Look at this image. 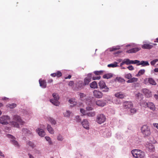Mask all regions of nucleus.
Returning <instances> with one entry per match:
<instances>
[{"instance_id":"1","label":"nucleus","mask_w":158,"mask_h":158,"mask_svg":"<svg viewBox=\"0 0 158 158\" xmlns=\"http://www.w3.org/2000/svg\"><path fill=\"white\" fill-rule=\"evenodd\" d=\"M13 121L12 123V124L15 127L19 128V124L23 125L24 122L21 119L20 117L18 115H15L13 116Z\"/></svg>"},{"instance_id":"2","label":"nucleus","mask_w":158,"mask_h":158,"mask_svg":"<svg viewBox=\"0 0 158 158\" xmlns=\"http://www.w3.org/2000/svg\"><path fill=\"white\" fill-rule=\"evenodd\" d=\"M131 153L134 157L137 158H143L145 156L144 152L137 149L132 150Z\"/></svg>"},{"instance_id":"3","label":"nucleus","mask_w":158,"mask_h":158,"mask_svg":"<svg viewBox=\"0 0 158 158\" xmlns=\"http://www.w3.org/2000/svg\"><path fill=\"white\" fill-rule=\"evenodd\" d=\"M142 133L145 136H147L150 135L151 132L150 128L147 125H143L141 129Z\"/></svg>"},{"instance_id":"4","label":"nucleus","mask_w":158,"mask_h":158,"mask_svg":"<svg viewBox=\"0 0 158 158\" xmlns=\"http://www.w3.org/2000/svg\"><path fill=\"white\" fill-rule=\"evenodd\" d=\"M52 96L54 99H50V102L54 105L57 106H59L60 102L58 101L59 98L58 94L56 93H53L52 94Z\"/></svg>"},{"instance_id":"5","label":"nucleus","mask_w":158,"mask_h":158,"mask_svg":"<svg viewBox=\"0 0 158 158\" xmlns=\"http://www.w3.org/2000/svg\"><path fill=\"white\" fill-rule=\"evenodd\" d=\"M98 85L100 89L103 90L102 91L104 92H108L109 91V88L106 85L105 82L103 81H100L98 83Z\"/></svg>"},{"instance_id":"6","label":"nucleus","mask_w":158,"mask_h":158,"mask_svg":"<svg viewBox=\"0 0 158 158\" xmlns=\"http://www.w3.org/2000/svg\"><path fill=\"white\" fill-rule=\"evenodd\" d=\"M10 120V118L8 116L3 115L0 117V123L3 124H7Z\"/></svg>"},{"instance_id":"7","label":"nucleus","mask_w":158,"mask_h":158,"mask_svg":"<svg viewBox=\"0 0 158 158\" xmlns=\"http://www.w3.org/2000/svg\"><path fill=\"white\" fill-rule=\"evenodd\" d=\"M106 118L103 114H98L97 116L96 121L98 123L101 124L106 120Z\"/></svg>"},{"instance_id":"8","label":"nucleus","mask_w":158,"mask_h":158,"mask_svg":"<svg viewBox=\"0 0 158 158\" xmlns=\"http://www.w3.org/2000/svg\"><path fill=\"white\" fill-rule=\"evenodd\" d=\"M143 83L146 85L149 84L152 85H156V83L152 78L151 77L145 78L143 81Z\"/></svg>"},{"instance_id":"9","label":"nucleus","mask_w":158,"mask_h":158,"mask_svg":"<svg viewBox=\"0 0 158 158\" xmlns=\"http://www.w3.org/2000/svg\"><path fill=\"white\" fill-rule=\"evenodd\" d=\"M7 137L10 139V142L16 147L19 148L20 145L18 142L15 140V138L13 135L8 134L7 135Z\"/></svg>"},{"instance_id":"10","label":"nucleus","mask_w":158,"mask_h":158,"mask_svg":"<svg viewBox=\"0 0 158 158\" xmlns=\"http://www.w3.org/2000/svg\"><path fill=\"white\" fill-rule=\"evenodd\" d=\"M94 96L97 98H100L103 97V94L102 93L97 90H95L93 92Z\"/></svg>"},{"instance_id":"11","label":"nucleus","mask_w":158,"mask_h":158,"mask_svg":"<svg viewBox=\"0 0 158 158\" xmlns=\"http://www.w3.org/2000/svg\"><path fill=\"white\" fill-rule=\"evenodd\" d=\"M123 106L125 109H129L133 106L132 103L130 101H125L123 103Z\"/></svg>"},{"instance_id":"12","label":"nucleus","mask_w":158,"mask_h":158,"mask_svg":"<svg viewBox=\"0 0 158 158\" xmlns=\"http://www.w3.org/2000/svg\"><path fill=\"white\" fill-rule=\"evenodd\" d=\"M143 93L148 97H150L151 96V92L147 89H143L142 90Z\"/></svg>"},{"instance_id":"13","label":"nucleus","mask_w":158,"mask_h":158,"mask_svg":"<svg viewBox=\"0 0 158 158\" xmlns=\"http://www.w3.org/2000/svg\"><path fill=\"white\" fill-rule=\"evenodd\" d=\"M83 127L86 129H89V124L87 120L85 119L81 123Z\"/></svg>"},{"instance_id":"14","label":"nucleus","mask_w":158,"mask_h":158,"mask_svg":"<svg viewBox=\"0 0 158 158\" xmlns=\"http://www.w3.org/2000/svg\"><path fill=\"white\" fill-rule=\"evenodd\" d=\"M85 86V85L84 84L83 82L81 81H79L76 85L77 88L78 89H81L83 88Z\"/></svg>"},{"instance_id":"15","label":"nucleus","mask_w":158,"mask_h":158,"mask_svg":"<svg viewBox=\"0 0 158 158\" xmlns=\"http://www.w3.org/2000/svg\"><path fill=\"white\" fill-rule=\"evenodd\" d=\"M96 104L98 106L103 107L106 105V102H105L98 100L96 101Z\"/></svg>"},{"instance_id":"16","label":"nucleus","mask_w":158,"mask_h":158,"mask_svg":"<svg viewBox=\"0 0 158 158\" xmlns=\"http://www.w3.org/2000/svg\"><path fill=\"white\" fill-rule=\"evenodd\" d=\"M140 49V48H135L127 50V52L129 53H135L139 51Z\"/></svg>"},{"instance_id":"17","label":"nucleus","mask_w":158,"mask_h":158,"mask_svg":"<svg viewBox=\"0 0 158 158\" xmlns=\"http://www.w3.org/2000/svg\"><path fill=\"white\" fill-rule=\"evenodd\" d=\"M50 75L53 77H60L62 76V73L60 71H57L56 73L51 74Z\"/></svg>"},{"instance_id":"18","label":"nucleus","mask_w":158,"mask_h":158,"mask_svg":"<svg viewBox=\"0 0 158 158\" xmlns=\"http://www.w3.org/2000/svg\"><path fill=\"white\" fill-rule=\"evenodd\" d=\"M153 46L152 45L148 44H144L142 46V48L143 49H151L152 48H153Z\"/></svg>"},{"instance_id":"19","label":"nucleus","mask_w":158,"mask_h":158,"mask_svg":"<svg viewBox=\"0 0 158 158\" xmlns=\"http://www.w3.org/2000/svg\"><path fill=\"white\" fill-rule=\"evenodd\" d=\"M147 105L148 107L152 110H155V106L153 103L152 102H148L147 103Z\"/></svg>"},{"instance_id":"20","label":"nucleus","mask_w":158,"mask_h":158,"mask_svg":"<svg viewBox=\"0 0 158 158\" xmlns=\"http://www.w3.org/2000/svg\"><path fill=\"white\" fill-rule=\"evenodd\" d=\"M142 65L143 66H148L149 65L148 62V61H141L139 64H137V65Z\"/></svg>"},{"instance_id":"21","label":"nucleus","mask_w":158,"mask_h":158,"mask_svg":"<svg viewBox=\"0 0 158 158\" xmlns=\"http://www.w3.org/2000/svg\"><path fill=\"white\" fill-rule=\"evenodd\" d=\"M138 81V79L137 78H131L130 79L128 80L127 82L128 83H132L136 82Z\"/></svg>"},{"instance_id":"22","label":"nucleus","mask_w":158,"mask_h":158,"mask_svg":"<svg viewBox=\"0 0 158 158\" xmlns=\"http://www.w3.org/2000/svg\"><path fill=\"white\" fill-rule=\"evenodd\" d=\"M90 87L93 89H96L98 88L97 83L96 81H94L91 83L90 84Z\"/></svg>"},{"instance_id":"23","label":"nucleus","mask_w":158,"mask_h":158,"mask_svg":"<svg viewBox=\"0 0 158 158\" xmlns=\"http://www.w3.org/2000/svg\"><path fill=\"white\" fill-rule=\"evenodd\" d=\"M46 82L45 80H40V86L43 88H45L46 87Z\"/></svg>"},{"instance_id":"24","label":"nucleus","mask_w":158,"mask_h":158,"mask_svg":"<svg viewBox=\"0 0 158 158\" xmlns=\"http://www.w3.org/2000/svg\"><path fill=\"white\" fill-rule=\"evenodd\" d=\"M47 129L48 132L51 134H53L54 133V131L53 128L50 125H48Z\"/></svg>"},{"instance_id":"25","label":"nucleus","mask_w":158,"mask_h":158,"mask_svg":"<svg viewBox=\"0 0 158 158\" xmlns=\"http://www.w3.org/2000/svg\"><path fill=\"white\" fill-rule=\"evenodd\" d=\"M115 96L120 98H123L125 96L120 93H118L115 94Z\"/></svg>"},{"instance_id":"26","label":"nucleus","mask_w":158,"mask_h":158,"mask_svg":"<svg viewBox=\"0 0 158 158\" xmlns=\"http://www.w3.org/2000/svg\"><path fill=\"white\" fill-rule=\"evenodd\" d=\"M77 95H78L80 97V98L81 100H83L85 99L86 96L83 93H81L78 92L77 93Z\"/></svg>"},{"instance_id":"27","label":"nucleus","mask_w":158,"mask_h":158,"mask_svg":"<svg viewBox=\"0 0 158 158\" xmlns=\"http://www.w3.org/2000/svg\"><path fill=\"white\" fill-rule=\"evenodd\" d=\"M145 72V70L144 69H142L140 70L138 74H137L135 76L137 77H139L142 75H143Z\"/></svg>"},{"instance_id":"28","label":"nucleus","mask_w":158,"mask_h":158,"mask_svg":"<svg viewBox=\"0 0 158 158\" xmlns=\"http://www.w3.org/2000/svg\"><path fill=\"white\" fill-rule=\"evenodd\" d=\"M69 102L71 104V106H75V105H76L77 103L75 100L73 99H69Z\"/></svg>"},{"instance_id":"29","label":"nucleus","mask_w":158,"mask_h":158,"mask_svg":"<svg viewBox=\"0 0 158 158\" xmlns=\"http://www.w3.org/2000/svg\"><path fill=\"white\" fill-rule=\"evenodd\" d=\"M107 66L109 67L114 68L118 66L117 65V63L114 62L113 64H111L108 65Z\"/></svg>"},{"instance_id":"30","label":"nucleus","mask_w":158,"mask_h":158,"mask_svg":"<svg viewBox=\"0 0 158 158\" xmlns=\"http://www.w3.org/2000/svg\"><path fill=\"white\" fill-rule=\"evenodd\" d=\"M8 107H9L10 108H13L16 106V104L15 103H11L8 104L6 105Z\"/></svg>"},{"instance_id":"31","label":"nucleus","mask_w":158,"mask_h":158,"mask_svg":"<svg viewBox=\"0 0 158 158\" xmlns=\"http://www.w3.org/2000/svg\"><path fill=\"white\" fill-rule=\"evenodd\" d=\"M27 145L30 146L32 148H34L35 146L34 144L32 142L30 141L27 142Z\"/></svg>"},{"instance_id":"32","label":"nucleus","mask_w":158,"mask_h":158,"mask_svg":"<svg viewBox=\"0 0 158 158\" xmlns=\"http://www.w3.org/2000/svg\"><path fill=\"white\" fill-rule=\"evenodd\" d=\"M112 77V75L111 74H106L104 75L103 76V78H104L109 79Z\"/></svg>"},{"instance_id":"33","label":"nucleus","mask_w":158,"mask_h":158,"mask_svg":"<svg viewBox=\"0 0 158 158\" xmlns=\"http://www.w3.org/2000/svg\"><path fill=\"white\" fill-rule=\"evenodd\" d=\"M49 121L52 124H55L56 123V121L51 117H49L48 118Z\"/></svg>"},{"instance_id":"34","label":"nucleus","mask_w":158,"mask_h":158,"mask_svg":"<svg viewBox=\"0 0 158 158\" xmlns=\"http://www.w3.org/2000/svg\"><path fill=\"white\" fill-rule=\"evenodd\" d=\"M90 81V80L85 78L84 80V82H83L84 84L85 85V86L88 85Z\"/></svg>"},{"instance_id":"35","label":"nucleus","mask_w":158,"mask_h":158,"mask_svg":"<svg viewBox=\"0 0 158 158\" xmlns=\"http://www.w3.org/2000/svg\"><path fill=\"white\" fill-rule=\"evenodd\" d=\"M103 73V71H95L94 72V73L96 75H102Z\"/></svg>"},{"instance_id":"36","label":"nucleus","mask_w":158,"mask_h":158,"mask_svg":"<svg viewBox=\"0 0 158 158\" xmlns=\"http://www.w3.org/2000/svg\"><path fill=\"white\" fill-rule=\"evenodd\" d=\"M95 114V113L94 112H91L88 113L87 114V115L88 116L93 117Z\"/></svg>"},{"instance_id":"37","label":"nucleus","mask_w":158,"mask_h":158,"mask_svg":"<svg viewBox=\"0 0 158 158\" xmlns=\"http://www.w3.org/2000/svg\"><path fill=\"white\" fill-rule=\"evenodd\" d=\"M45 138L46 140L48 141L50 144L52 143V142L51 140V139L48 136H46Z\"/></svg>"},{"instance_id":"38","label":"nucleus","mask_w":158,"mask_h":158,"mask_svg":"<svg viewBox=\"0 0 158 158\" xmlns=\"http://www.w3.org/2000/svg\"><path fill=\"white\" fill-rule=\"evenodd\" d=\"M45 135V133L44 130L40 129V136L44 137Z\"/></svg>"},{"instance_id":"39","label":"nucleus","mask_w":158,"mask_h":158,"mask_svg":"<svg viewBox=\"0 0 158 158\" xmlns=\"http://www.w3.org/2000/svg\"><path fill=\"white\" fill-rule=\"evenodd\" d=\"M85 78L91 81V78H92V73H89L88 74Z\"/></svg>"},{"instance_id":"40","label":"nucleus","mask_w":158,"mask_h":158,"mask_svg":"<svg viewBox=\"0 0 158 158\" xmlns=\"http://www.w3.org/2000/svg\"><path fill=\"white\" fill-rule=\"evenodd\" d=\"M132 75L130 73L127 74L125 75V77L128 79H130L132 77Z\"/></svg>"},{"instance_id":"41","label":"nucleus","mask_w":158,"mask_h":158,"mask_svg":"<svg viewBox=\"0 0 158 158\" xmlns=\"http://www.w3.org/2000/svg\"><path fill=\"white\" fill-rule=\"evenodd\" d=\"M137 110L135 108H131L130 109L131 113L132 114H134L137 112Z\"/></svg>"},{"instance_id":"42","label":"nucleus","mask_w":158,"mask_h":158,"mask_svg":"<svg viewBox=\"0 0 158 158\" xmlns=\"http://www.w3.org/2000/svg\"><path fill=\"white\" fill-rule=\"evenodd\" d=\"M116 79L119 82H123L125 81V80L121 77H117Z\"/></svg>"},{"instance_id":"43","label":"nucleus","mask_w":158,"mask_h":158,"mask_svg":"<svg viewBox=\"0 0 158 158\" xmlns=\"http://www.w3.org/2000/svg\"><path fill=\"white\" fill-rule=\"evenodd\" d=\"M125 64L127 65H128L130 64V60L128 59H126L124 60Z\"/></svg>"},{"instance_id":"44","label":"nucleus","mask_w":158,"mask_h":158,"mask_svg":"<svg viewBox=\"0 0 158 158\" xmlns=\"http://www.w3.org/2000/svg\"><path fill=\"white\" fill-rule=\"evenodd\" d=\"M57 139L58 140L60 141L63 140V138L61 135L59 134L57 136Z\"/></svg>"},{"instance_id":"45","label":"nucleus","mask_w":158,"mask_h":158,"mask_svg":"<svg viewBox=\"0 0 158 158\" xmlns=\"http://www.w3.org/2000/svg\"><path fill=\"white\" fill-rule=\"evenodd\" d=\"M148 148L149 149H151L152 151H153L154 149V147L152 144H151L149 145L148 146Z\"/></svg>"},{"instance_id":"46","label":"nucleus","mask_w":158,"mask_h":158,"mask_svg":"<svg viewBox=\"0 0 158 158\" xmlns=\"http://www.w3.org/2000/svg\"><path fill=\"white\" fill-rule=\"evenodd\" d=\"M119 49V48L114 47L112 48H111L110 49V51H114L118 50Z\"/></svg>"},{"instance_id":"47","label":"nucleus","mask_w":158,"mask_h":158,"mask_svg":"<svg viewBox=\"0 0 158 158\" xmlns=\"http://www.w3.org/2000/svg\"><path fill=\"white\" fill-rule=\"evenodd\" d=\"M101 77L100 76H98L97 77H93L92 79H93V80H99L101 78Z\"/></svg>"},{"instance_id":"48","label":"nucleus","mask_w":158,"mask_h":158,"mask_svg":"<svg viewBox=\"0 0 158 158\" xmlns=\"http://www.w3.org/2000/svg\"><path fill=\"white\" fill-rule=\"evenodd\" d=\"M75 118L77 122H79L81 121V119L80 118V117L78 116H76Z\"/></svg>"},{"instance_id":"49","label":"nucleus","mask_w":158,"mask_h":158,"mask_svg":"<svg viewBox=\"0 0 158 158\" xmlns=\"http://www.w3.org/2000/svg\"><path fill=\"white\" fill-rule=\"evenodd\" d=\"M127 68L129 69L130 70H132L134 69V67L132 65H130L128 66Z\"/></svg>"},{"instance_id":"50","label":"nucleus","mask_w":158,"mask_h":158,"mask_svg":"<svg viewBox=\"0 0 158 158\" xmlns=\"http://www.w3.org/2000/svg\"><path fill=\"white\" fill-rule=\"evenodd\" d=\"M70 112L69 111H67L66 113H65L64 115L65 116L68 117L69 115Z\"/></svg>"},{"instance_id":"51","label":"nucleus","mask_w":158,"mask_h":158,"mask_svg":"<svg viewBox=\"0 0 158 158\" xmlns=\"http://www.w3.org/2000/svg\"><path fill=\"white\" fill-rule=\"evenodd\" d=\"M80 112L81 113L83 114L84 115H85V110L83 109H80Z\"/></svg>"},{"instance_id":"52","label":"nucleus","mask_w":158,"mask_h":158,"mask_svg":"<svg viewBox=\"0 0 158 158\" xmlns=\"http://www.w3.org/2000/svg\"><path fill=\"white\" fill-rule=\"evenodd\" d=\"M74 84L73 81H70L69 83V85L70 86H73Z\"/></svg>"},{"instance_id":"53","label":"nucleus","mask_w":158,"mask_h":158,"mask_svg":"<svg viewBox=\"0 0 158 158\" xmlns=\"http://www.w3.org/2000/svg\"><path fill=\"white\" fill-rule=\"evenodd\" d=\"M86 109L88 111L91 110L93 109V108L91 107L87 106L86 107Z\"/></svg>"},{"instance_id":"54","label":"nucleus","mask_w":158,"mask_h":158,"mask_svg":"<svg viewBox=\"0 0 158 158\" xmlns=\"http://www.w3.org/2000/svg\"><path fill=\"white\" fill-rule=\"evenodd\" d=\"M140 63V61L137 60H135L134 61V64H139Z\"/></svg>"},{"instance_id":"55","label":"nucleus","mask_w":158,"mask_h":158,"mask_svg":"<svg viewBox=\"0 0 158 158\" xmlns=\"http://www.w3.org/2000/svg\"><path fill=\"white\" fill-rule=\"evenodd\" d=\"M156 63V62H155V61L153 60L151 62V64L152 65H154Z\"/></svg>"},{"instance_id":"56","label":"nucleus","mask_w":158,"mask_h":158,"mask_svg":"<svg viewBox=\"0 0 158 158\" xmlns=\"http://www.w3.org/2000/svg\"><path fill=\"white\" fill-rule=\"evenodd\" d=\"M153 125L158 129V123H154L153 124Z\"/></svg>"},{"instance_id":"57","label":"nucleus","mask_w":158,"mask_h":158,"mask_svg":"<svg viewBox=\"0 0 158 158\" xmlns=\"http://www.w3.org/2000/svg\"><path fill=\"white\" fill-rule=\"evenodd\" d=\"M0 156H2V157L4 158L5 157L4 155L0 151Z\"/></svg>"},{"instance_id":"58","label":"nucleus","mask_w":158,"mask_h":158,"mask_svg":"<svg viewBox=\"0 0 158 158\" xmlns=\"http://www.w3.org/2000/svg\"><path fill=\"white\" fill-rule=\"evenodd\" d=\"M154 97L156 100L158 101V95L155 94Z\"/></svg>"},{"instance_id":"59","label":"nucleus","mask_w":158,"mask_h":158,"mask_svg":"<svg viewBox=\"0 0 158 158\" xmlns=\"http://www.w3.org/2000/svg\"><path fill=\"white\" fill-rule=\"evenodd\" d=\"M71 77V75H69L68 77H65V79H70Z\"/></svg>"},{"instance_id":"60","label":"nucleus","mask_w":158,"mask_h":158,"mask_svg":"<svg viewBox=\"0 0 158 158\" xmlns=\"http://www.w3.org/2000/svg\"><path fill=\"white\" fill-rule=\"evenodd\" d=\"M36 131L37 133L39 135H40V128H38L36 130Z\"/></svg>"},{"instance_id":"61","label":"nucleus","mask_w":158,"mask_h":158,"mask_svg":"<svg viewBox=\"0 0 158 158\" xmlns=\"http://www.w3.org/2000/svg\"><path fill=\"white\" fill-rule=\"evenodd\" d=\"M124 64H125V63L124 60H123V61L120 63V66L121 67Z\"/></svg>"},{"instance_id":"62","label":"nucleus","mask_w":158,"mask_h":158,"mask_svg":"<svg viewBox=\"0 0 158 158\" xmlns=\"http://www.w3.org/2000/svg\"><path fill=\"white\" fill-rule=\"evenodd\" d=\"M154 71L155 72H158V68H155L154 70Z\"/></svg>"},{"instance_id":"63","label":"nucleus","mask_w":158,"mask_h":158,"mask_svg":"<svg viewBox=\"0 0 158 158\" xmlns=\"http://www.w3.org/2000/svg\"><path fill=\"white\" fill-rule=\"evenodd\" d=\"M28 155L29 156V158H34L33 156H32L31 154H29Z\"/></svg>"},{"instance_id":"64","label":"nucleus","mask_w":158,"mask_h":158,"mask_svg":"<svg viewBox=\"0 0 158 158\" xmlns=\"http://www.w3.org/2000/svg\"><path fill=\"white\" fill-rule=\"evenodd\" d=\"M154 42H157L158 43V38H156L155 40H154Z\"/></svg>"}]
</instances>
